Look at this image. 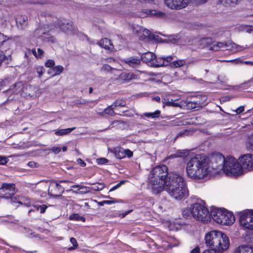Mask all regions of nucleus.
Wrapping results in <instances>:
<instances>
[{"instance_id":"obj_11","label":"nucleus","mask_w":253,"mask_h":253,"mask_svg":"<svg viewBox=\"0 0 253 253\" xmlns=\"http://www.w3.org/2000/svg\"><path fill=\"white\" fill-rule=\"evenodd\" d=\"M64 192V188L55 180L50 181L48 189V195L53 197H58L62 196Z\"/></svg>"},{"instance_id":"obj_58","label":"nucleus","mask_w":253,"mask_h":253,"mask_svg":"<svg viewBox=\"0 0 253 253\" xmlns=\"http://www.w3.org/2000/svg\"><path fill=\"white\" fill-rule=\"evenodd\" d=\"M202 253H218V251H216L214 249H207Z\"/></svg>"},{"instance_id":"obj_50","label":"nucleus","mask_w":253,"mask_h":253,"mask_svg":"<svg viewBox=\"0 0 253 253\" xmlns=\"http://www.w3.org/2000/svg\"><path fill=\"white\" fill-rule=\"evenodd\" d=\"M6 58V55L2 51L0 50V67H1L2 62Z\"/></svg>"},{"instance_id":"obj_15","label":"nucleus","mask_w":253,"mask_h":253,"mask_svg":"<svg viewBox=\"0 0 253 253\" xmlns=\"http://www.w3.org/2000/svg\"><path fill=\"white\" fill-rule=\"evenodd\" d=\"M114 154L116 158L122 159L126 157L131 158L133 156V152L129 149H125L117 148L115 149Z\"/></svg>"},{"instance_id":"obj_41","label":"nucleus","mask_w":253,"mask_h":253,"mask_svg":"<svg viewBox=\"0 0 253 253\" xmlns=\"http://www.w3.org/2000/svg\"><path fill=\"white\" fill-rule=\"evenodd\" d=\"M101 70L102 71L107 72H109L111 71H117V72L118 71V70H117L115 68H112L110 66H109L107 64L103 65V66L102 67Z\"/></svg>"},{"instance_id":"obj_16","label":"nucleus","mask_w":253,"mask_h":253,"mask_svg":"<svg viewBox=\"0 0 253 253\" xmlns=\"http://www.w3.org/2000/svg\"><path fill=\"white\" fill-rule=\"evenodd\" d=\"M57 25L61 30L66 33L71 32L73 29L72 22L66 21H58Z\"/></svg>"},{"instance_id":"obj_6","label":"nucleus","mask_w":253,"mask_h":253,"mask_svg":"<svg viewBox=\"0 0 253 253\" xmlns=\"http://www.w3.org/2000/svg\"><path fill=\"white\" fill-rule=\"evenodd\" d=\"M223 171L229 176H237L243 174L242 167L239 160L231 156L224 158Z\"/></svg>"},{"instance_id":"obj_22","label":"nucleus","mask_w":253,"mask_h":253,"mask_svg":"<svg viewBox=\"0 0 253 253\" xmlns=\"http://www.w3.org/2000/svg\"><path fill=\"white\" fill-rule=\"evenodd\" d=\"M27 20V17L24 15L18 16L16 18L17 26L22 29H24L27 26L28 24Z\"/></svg>"},{"instance_id":"obj_18","label":"nucleus","mask_w":253,"mask_h":253,"mask_svg":"<svg viewBox=\"0 0 253 253\" xmlns=\"http://www.w3.org/2000/svg\"><path fill=\"white\" fill-rule=\"evenodd\" d=\"M136 78V76L132 73L128 72H122L121 73L117 80L119 82L124 83L128 82L132 79Z\"/></svg>"},{"instance_id":"obj_43","label":"nucleus","mask_w":253,"mask_h":253,"mask_svg":"<svg viewBox=\"0 0 253 253\" xmlns=\"http://www.w3.org/2000/svg\"><path fill=\"white\" fill-rule=\"evenodd\" d=\"M44 32L42 28L37 29L34 32V35L35 37L40 38L42 37V34H44Z\"/></svg>"},{"instance_id":"obj_60","label":"nucleus","mask_w":253,"mask_h":253,"mask_svg":"<svg viewBox=\"0 0 253 253\" xmlns=\"http://www.w3.org/2000/svg\"><path fill=\"white\" fill-rule=\"evenodd\" d=\"M71 243L75 247H77L78 244L75 238L72 237L70 239Z\"/></svg>"},{"instance_id":"obj_61","label":"nucleus","mask_w":253,"mask_h":253,"mask_svg":"<svg viewBox=\"0 0 253 253\" xmlns=\"http://www.w3.org/2000/svg\"><path fill=\"white\" fill-rule=\"evenodd\" d=\"M190 253H200V248L198 247H195L190 252Z\"/></svg>"},{"instance_id":"obj_27","label":"nucleus","mask_w":253,"mask_h":253,"mask_svg":"<svg viewBox=\"0 0 253 253\" xmlns=\"http://www.w3.org/2000/svg\"><path fill=\"white\" fill-rule=\"evenodd\" d=\"M211 41V39L210 38L201 39L198 41V46L200 48H204L205 46L210 45L212 42Z\"/></svg>"},{"instance_id":"obj_47","label":"nucleus","mask_w":253,"mask_h":253,"mask_svg":"<svg viewBox=\"0 0 253 253\" xmlns=\"http://www.w3.org/2000/svg\"><path fill=\"white\" fill-rule=\"evenodd\" d=\"M45 66L47 68L53 67L55 65L54 61L53 60H47L45 62Z\"/></svg>"},{"instance_id":"obj_14","label":"nucleus","mask_w":253,"mask_h":253,"mask_svg":"<svg viewBox=\"0 0 253 253\" xmlns=\"http://www.w3.org/2000/svg\"><path fill=\"white\" fill-rule=\"evenodd\" d=\"M133 32L136 34L139 39L142 41H145L151 39V32L138 25H134L132 27Z\"/></svg>"},{"instance_id":"obj_37","label":"nucleus","mask_w":253,"mask_h":253,"mask_svg":"<svg viewBox=\"0 0 253 253\" xmlns=\"http://www.w3.org/2000/svg\"><path fill=\"white\" fill-rule=\"evenodd\" d=\"M164 100H165V101L163 102L167 106H172V107H180L181 106L179 103L175 102L172 99H171L169 101V100H166L165 99Z\"/></svg>"},{"instance_id":"obj_5","label":"nucleus","mask_w":253,"mask_h":253,"mask_svg":"<svg viewBox=\"0 0 253 253\" xmlns=\"http://www.w3.org/2000/svg\"><path fill=\"white\" fill-rule=\"evenodd\" d=\"M211 216L216 223L224 225L231 224L235 221V217L232 213L224 209H212Z\"/></svg>"},{"instance_id":"obj_55","label":"nucleus","mask_w":253,"mask_h":253,"mask_svg":"<svg viewBox=\"0 0 253 253\" xmlns=\"http://www.w3.org/2000/svg\"><path fill=\"white\" fill-rule=\"evenodd\" d=\"M7 162V160L6 157L0 156V165H5Z\"/></svg>"},{"instance_id":"obj_20","label":"nucleus","mask_w":253,"mask_h":253,"mask_svg":"<svg viewBox=\"0 0 253 253\" xmlns=\"http://www.w3.org/2000/svg\"><path fill=\"white\" fill-rule=\"evenodd\" d=\"M155 55L151 52H147L142 54L141 58L143 62L151 66Z\"/></svg>"},{"instance_id":"obj_9","label":"nucleus","mask_w":253,"mask_h":253,"mask_svg":"<svg viewBox=\"0 0 253 253\" xmlns=\"http://www.w3.org/2000/svg\"><path fill=\"white\" fill-rule=\"evenodd\" d=\"M240 223L241 225L249 229H253V211H247L240 212Z\"/></svg>"},{"instance_id":"obj_8","label":"nucleus","mask_w":253,"mask_h":253,"mask_svg":"<svg viewBox=\"0 0 253 253\" xmlns=\"http://www.w3.org/2000/svg\"><path fill=\"white\" fill-rule=\"evenodd\" d=\"M224 157L219 155L213 157L210 163H208V169L210 175L217 174L221 170H223Z\"/></svg>"},{"instance_id":"obj_54","label":"nucleus","mask_w":253,"mask_h":253,"mask_svg":"<svg viewBox=\"0 0 253 253\" xmlns=\"http://www.w3.org/2000/svg\"><path fill=\"white\" fill-rule=\"evenodd\" d=\"M7 40V37L0 33V44L5 42Z\"/></svg>"},{"instance_id":"obj_52","label":"nucleus","mask_w":253,"mask_h":253,"mask_svg":"<svg viewBox=\"0 0 253 253\" xmlns=\"http://www.w3.org/2000/svg\"><path fill=\"white\" fill-rule=\"evenodd\" d=\"M124 183H125L124 181H123V180L121 181L119 183H118L117 184H116V185L114 186L111 189H110V190H109V192L113 191L118 189V188H119Z\"/></svg>"},{"instance_id":"obj_42","label":"nucleus","mask_w":253,"mask_h":253,"mask_svg":"<svg viewBox=\"0 0 253 253\" xmlns=\"http://www.w3.org/2000/svg\"><path fill=\"white\" fill-rule=\"evenodd\" d=\"M163 59L164 62V66H167L169 64V63L173 60L174 56L173 55H169V56H163Z\"/></svg>"},{"instance_id":"obj_64","label":"nucleus","mask_w":253,"mask_h":253,"mask_svg":"<svg viewBox=\"0 0 253 253\" xmlns=\"http://www.w3.org/2000/svg\"><path fill=\"white\" fill-rule=\"evenodd\" d=\"M197 4H202L206 2L207 0H194Z\"/></svg>"},{"instance_id":"obj_46","label":"nucleus","mask_w":253,"mask_h":253,"mask_svg":"<svg viewBox=\"0 0 253 253\" xmlns=\"http://www.w3.org/2000/svg\"><path fill=\"white\" fill-rule=\"evenodd\" d=\"M191 133V131L190 130H188L187 129H184L182 131H181L179 132L177 135V137H180L182 136H187L190 135Z\"/></svg>"},{"instance_id":"obj_51","label":"nucleus","mask_w":253,"mask_h":253,"mask_svg":"<svg viewBox=\"0 0 253 253\" xmlns=\"http://www.w3.org/2000/svg\"><path fill=\"white\" fill-rule=\"evenodd\" d=\"M97 162L98 164L103 165L106 164L108 162V160L104 158H101L97 159Z\"/></svg>"},{"instance_id":"obj_35","label":"nucleus","mask_w":253,"mask_h":253,"mask_svg":"<svg viewBox=\"0 0 253 253\" xmlns=\"http://www.w3.org/2000/svg\"><path fill=\"white\" fill-rule=\"evenodd\" d=\"M114 109L115 108L112 105H110L104 110L103 113H104L110 116H113L115 115V113L114 111Z\"/></svg>"},{"instance_id":"obj_56","label":"nucleus","mask_w":253,"mask_h":253,"mask_svg":"<svg viewBox=\"0 0 253 253\" xmlns=\"http://www.w3.org/2000/svg\"><path fill=\"white\" fill-rule=\"evenodd\" d=\"M51 150L54 153L58 154L61 151V148L55 146L51 148Z\"/></svg>"},{"instance_id":"obj_53","label":"nucleus","mask_w":253,"mask_h":253,"mask_svg":"<svg viewBox=\"0 0 253 253\" xmlns=\"http://www.w3.org/2000/svg\"><path fill=\"white\" fill-rule=\"evenodd\" d=\"M71 188H78L79 189H89L90 188V187H89L82 186V185H79V184H76V185H72L71 186Z\"/></svg>"},{"instance_id":"obj_25","label":"nucleus","mask_w":253,"mask_h":253,"mask_svg":"<svg viewBox=\"0 0 253 253\" xmlns=\"http://www.w3.org/2000/svg\"><path fill=\"white\" fill-rule=\"evenodd\" d=\"M99 45L101 47L110 50H112L113 48V45L111 43L110 41L107 38L102 39L99 42Z\"/></svg>"},{"instance_id":"obj_13","label":"nucleus","mask_w":253,"mask_h":253,"mask_svg":"<svg viewBox=\"0 0 253 253\" xmlns=\"http://www.w3.org/2000/svg\"><path fill=\"white\" fill-rule=\"evenodd\" d=\"M191 0H164L165 4L171 9H180L185 7Z\"/></svg>"},{"instance_id":"obj_48","label":"nucleus","mask_w":253,"mask_h":253,"mask_svg":"<svg viewBox=\"0 0 253 253\" xmlns=\"http://www.w3.org/2000/svg\"><path fill=\"white\" fill-rule=\"evenodd\" d=\"M44 68L42 66H38L36 68V71L39 75V77H41L44 73Z\"/></svg>"},{"instance_id":"obj_38","label":"nucleus","mask_w":253,"mask_h":253,"mask_svg":"<svg viewBox=\"0 0 253 253\" xmlns=\"http://www.w3.org/2000/svg\"><path fill=\"white\" fill-rule=\"evenodd\" d=\"M34 207L36 209L37 211H40L41 213H43L45 212V210L47 208V206L45 205H40L38 204L35 205Z\"/></svg>"},{"instance_id":"obj_36","label":"nucleus","mask_w":253,"mask_h":253,"mask_svg":"<svg viewBox=\"0 0 253 253\" xmlns=\"http://www.w3.org/2000/svg\"><path fill=\"white\" fill-rule=\"evenodd\" d=\"M89 184H91L90 183H89ZM91 184L93 185L94 186L90 188H91V189L93 190L94 191H100V190H101L105 187V185H104V184L103 183H97L96 184L93 183V184Z\"/></svg>"},{"instance_id":"obj_1","label":"nucleus","mask_w":253,"mask_h":253,"mask_svg":"<svg viewBox=\"0 0 253 253\" xmlns=\"http://www.w3.org/2000/svg\"><path fill=\"white\" fill-rule=\"evenodd\" d=\"M170 173L168 172V168L165 165H159L153 169L148 180V186L153 193L158 194L164 189Z\"/></svg>"},{"instance_id":"obj_28","label":"nucleus","mask_w":253,"mask_h":253,"mask_svg":"<svg viewBox=\"0 0 253 253\" xmlns=\"http://www.w3.org/2000/svg\"><path fill=\"white\" fill-rule=\"evenodd\" d=\"M164 62L165 61L163 59V57L157 58L155 55L153 61V65H151V67H158L161 66H164Z\"/></svg>"},{"instance_id":"obj_40","label":"nucleus","mask_w":253,"mask_h":253,"mask_svg":"<svg viewBox=\"0 0 253 253\" xmlns=\"http://www.w3.org/2000/svg\"><path fill=\"white\" fill-rule=\"evenodd\" d=\"M38 52H36L35 49H33L32 51L33 54L37 57V58H42L43 54V51L41 48H38Z\"/></svg>"},{"instance_id":"obj_10","label":"nucleus","mask_w":253,"mask_h":253,"mask_svg":"<svg viewBox=\"0 0 253 253\" xmlns=\"http://www.w3.org/2000/svg\"><path fill=\"white\" fill-rule=\"evenodd\" d=\"M239 162L242 167L243 172L253 170V154L248 153L241 155L239 158Z\"/></svg>"},{"instance_id":"obj_57","label":"nucleus","mask_w":253,"mask_h":253,"mask_svg":"<svg viewBox=\"0 0 253 253\" xmlns=\"http://www.w3.org/2000/svg\"><path fill=\"white\" fill-rule=\"evenodd\" d=\"M77 161L81 167H84L86 166L85 163L81 158H78Z\"/></svg>"},{"instance_id":"obj_21","label":"nucleus","mask_w":253,"mask_h":253,"mask_svg":"<svg viewBox=\"0 0 253 253\" xmlns=\"http://www.w3.org/2000/svg\"><path fill=\"white\" fill-rule=\"evenodd\" d=\"M124 62L131 67H136L140 64V59L135 56L130 57L124 59Z\"/></svg>"},{"instance_id":"obj_17","label":"nucleus","mask_w":253,"mask_h":253,"mask_svg":"<svg viewBox=\"0 0 253 253\" xmlns=\"http://www.w3.org/2000/svg\"><path fill=\"white\" fill-rule=\"evenodd\" d=\"M233 253H253V247L249 245H241L235 248Z\"/></svg>"},{"instance_id":"obj_39","label":"nucleus","mask_w":253,"mask_h":253,"mask_svg":"<svg viewBox=\"0 0 253 253\" xmlns=\"http://www.w3.org/2000/svg\"><path fill=\"white\" fill-rule=\"evenodd\" d=\"M69 219L70 220H76V221H79V220L84 221L85 220V218L84 217L80 216V215L78 213H74V214H71L69 217Z\"/></svg>"},{"instance_id":"obj_45","label":"nucleus","mask_w":253,"mask_h":253,"mask_svg":"<svg viewBox=\"0 0 253 253\" xmlns=\"http://www.w3.org/2000/svg\"><path fill=\"white\" fill-rule=\"evenodd\" d=\"M124 123L123 121H114L112 122L110 125V126L111 128L112 127H116L118 128L119 127V126L123 124Z\"/></svg>"},{"instance_id":"obj_2","label":"nucleus","mask_w":253,"mask_h":253,"mask_svg":"<svg viewBox=\"0 0 253 253\" xmlns=\"http://www.w3.org/2000/svg\"><path fill=\"white\" fill-rule=\"evenodd\" d=\"M164 189L176 200H180L188 196L183 177L175 172L169 173Z\"/></svg>"},{"instance_id":"obj_44","label":"nucleus","mask_w":253,"mask_h":253,"mask_svg":"<svg viewBox=\"0 0 253 253\" xmlns=\"http://www.w3.org/2000/svg\"><path fill=\"white\" fill-rule=\"evenodd\" d=\"M248 147L253 150V134L249 136L248 140Z\"/></svg>"},{"instance_id":"obj_63","label":"nucleus","mask_w":253,"mask_h":253,"mask_svg":"<svg viewBox=\"0 0 253 253\" xmlns=\"http://www.w3.org/2000/svg\"><path fill=\"white\" fill-rule=\"evenodd\" d=\"M90 189H91L90 188L89 189H82L83 190L82 191H80V194H84L87 193L89 192Z\"/></svg>"},{"instance_id":"obj_19","label":"nucleus","mask_w":253,"mask_h":253,"mask_svg":"<svg viewBox=\"0 0 253 253\" xmlns=\"http://www.w3.org/2000/svg\"><path fill=\"white\" fill-rule=\"evenodd\" d=\"M194 61L187 59H179L170 63V66L172 68H179L184 65H188L194 63Z\"/></svg>"},{"instance_id":"obj_23","label":"nucleus","mask_w":253,"mask_h":253,"mask_svg":"<svg viewBox=\"0 0 253 253\" xmlns=\"http://www.w3.org/2000/svg\"><path fill=\"white\" fill-rule=\"evenodd\" d=\"M146 14L148 16L163 18L166 17L165 12L156 9L146 10Z\"/></svg>"},{"instance_id":"obj_12","label":"nucleus","mask_w":253,"mask_h":253,"mask_svg":"<svg viewBox=\"0 0 253 253\" xmlns=\"http://www.w3.org/2000/svg\"><path fill=\"white\" fill-rule=\"evenodd\" d=\"M0 191H1L0 198H11L15 193V184L3 183L0 188Z\"/></svg>"},{"instance_id":"obj_34","label":"nucleus","mask_w":253,"mask_h":253,"mask_svg":"<svg viewBox=\"0 0 253 253\" xmlns=\"http://www.w3.org/2000/svg\"><path fill=\"white\" fill-rule=\"evenodd\" d=\"M17 203L20 205H23L27 207L31 206V202L29 199L27 198H22Z\"/></svg>"},{"instance_id":"obj_30","label":"nucleus","mask_w":253,"mask_h":253,"mask_svg":"<svg viewBox=\"0 0 253 253\" xmlns=\"http://www.w3.org/2000/svg\"><path fill=\"white\" fill-rule=\"evenodd\" d=\"M161 114L160 110H156L154 112L151 113H144L143 115L147 118L155 119L159 117Z\"/></svg>"},{"instance_id":"obj_3","label":"nucleus","mask_w":253,"mask_h":253,"mask_svg":"<svg viewBox=\"0 0 253 253\" xmlns=\"http://www.w3.org/2000/svg\"><path fill=\"white\" fill-rule=\"evenodd\" d=\"M208 162L204 156L196 155L187 163L186 171L188 175L194 179H200L209 174Z\"/></svg>"},{"instance_id":"obj_31","label":"nucleus","mask_w":253,"mask_h":253,"mask_svg":"<svg viewBox=\"0 0 253 253\" xmlns=\"http://www.w3.org/2000/svg\"><path fill=\"white\" fill-rule=\"evenodd\" d=\"M241 0H219V2L225 6L236 4Z\"/></svg>"},{"instance_id":"obj_29","label":"nucleus","mask_w":253,"mask_h":253,"mask_svg":"<svg viewBox=\"0 0 253 253\" xmlns=\"http://www.w3.org/2000/svg\"><path fill=\"white\" fill-rule=\"evenodd\" d=\"M76 128L75 127L68 128L65 129H61L58 130L55 132V134L56 135L61 136L64 135H66L70 133L71 132L75 130Z\"/></svg>"},{"instance_id":"obj_33","label":"nucleus","mask_w":253,"mask_h":253,"mask_svg":"<svg viewBox=\"0 0 253 253\" xmlns=\"http://www.w3.org/2000/svg\"><path fill=\"white\" fill-rule=\"evenodd\" d=\"M229 45L228 47H225V49L226 50H234L235 49V51H239V50H242L243 49L242 47L235 44L233 42H231L230 43H227Z\"/></svg>"},{"instance_id":"obj_59","label":"nucleus","mask_w":253,"mask_h":253,"mask_svg":"<svg viewBox=\"0 0 253 253\" xmlns=\"http://www.w3.org/2000/svg\"><path fill=\"white\" fill-rule=\"evenodd\" d=\"M244 111V107L243 106H240L236 110L235 112L237 114H239L242 113Z\"/></svg>"},{"instance_id":"obj_24","label":"nucleus","mask_w":253,"mask_h":253,"mask_svg":"<svg viewBox=\"0 0 253 253\" xmlns=\"http://www.w3.org/2000/svg\"><path fill=\"white\" fill-rule=\"evenodd\" d=\"M229 45L227 43L222 42H213L212 43L210 47V50L214 51H218L220 49H225V47H228Z\"/></svg>"},{"instance_id":"obj_49","label":"nucleus","mask_w":253,"mask_h":253,"mask_svg":"<svg viewBox=\"0 0 253 253\" xmlns=\"http://www.w3.org/2000/svg\"><path fill=\"white\" fill-rule=\"evenodd\" d=\"M218 80L221 83L226 82L228 80L227 78L225 75H219L217 77Z\"/></svg>"},{"instance_id":"obj_7","label":"nucleus","mask_w":253,"mask_h":253,"mask_svg":"<svg viewBox=\"0 0 253 253\" xmlns=\"http://www.w3.org/2000/svg\"><path fill=\"white\" fill-rule=\"evenodd\" d=\"M191 212L194 218L203 222L210 221L211 213L208 209L202 204L194 203L191 206Z\"/></svg>"},{"instance_id":"obj_32","label":"nucleus","mask_w":253,"mask_h":253,"mask_svg":"<svg viewBox=\"0 0 253 253\" xmlns=\"http://www.w3.org/2000/svg\"><path fill=\"white\" fill-rule=\"evenodd\" d=\"M126 101L125 100L123 99H118L114 102L112 106H113L115 108L117 107H124L126 106Z\"/></svg>"},{"instance_id":"obj_62","label":"nucleus","mask_w":253,"mask_h":253,"mask_svg":"<svg viewBox=\"0 0 253 253\" xmlns=\"http://www.w3.org/2000/svg\"><path fill=\"white\" fill-rule=\"evenodd\" d=\"M246 31L248 33H251L252 32H253V26H250L247 27L246 29Z\"/></svg>"},{"instance_id":"obj_4","label":"nucleus","mask_w":253,"mask_h":253,"mask_svg":"<svg viewBox=\"0 0 253 253\" xmlns=\"http://www.w3.org/2000/svg\"><path fill=\"white\" fill-rule=\"evenodd\" d=\"M205 243L210 249L216 251H224L229 247L230 242L228 237L222 232L212 230L205 235Z\"/></svg>"},{"instance_id":"obj_26","label":"nucleus","mask_w":253,"mask_h":253,"mask_svg":"<svg viewBox=\"0 0 253 253\" xmlns=\"http://www.w3.org/2000/svg\"><path fill=\"white\" fill-rule=\"evenodd\" d=\"M63 70L64 68L62 66L58 65L50 69L48 71V73L51 75L52 76H55L60 74Z\"/></svg>"}]
</instances>
